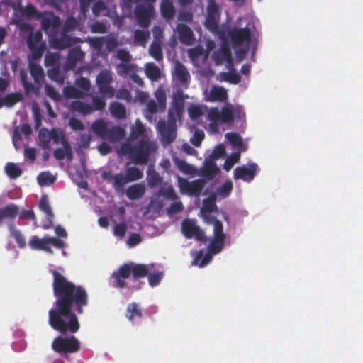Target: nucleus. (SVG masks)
<instances>
[{
  "mask_svg": "<svg viewBox=\"0 0 363 363\" xmlns=\"http://www.w3.org/2000/svg\"><path fill=\"white\" fill-rule=\"evenodd\" d=\"M226 38H228L232 47L235 49L244 44L249 45L251 40V30L249 28H237L232 29L226 28Z\"/></svg>",
  "mask_w": 363,
  "mask_h": 363,
  "instance_id": "9",
  "label": "nucleus"
},
{
  "mask_svg": "<svg viewBox=\"0 0 363 363\" xmlns=\"http://www.w3.org/2000/svg\"><path fill=\"white\" fill-rule=\"evenodd\" d=\"M28 245L32 250H43L49 254H52L53 250L50 247V245L58 249H62L65 246V243L56 237L45 236L39 238L38 236H33L29 240Z\"/></svg>",
  "mask_w": 363,
  "mask_h": 363,
  "instance_id": "7",
  "label": "nucleus"
},
{
  "mask_svg": "<svg viewBox=\"0 0 363 363\" xmlns=\"http://www.w3.org/2000/svg\"><path fill=\"white\" fill-rule=\"evenodd\" d=\"M212 259L211 253H208L203 256L202 250L196 252V256L192 262L193 264L199 265V267L206 266Z\"/></svg>",
  "mask_w": 363,
  "mask_h": 363,
  "instance_id": "38",
  "label": "nucleus"
},
{
  "mask_svg": "<svg viewBox=\"0 0 363 363\" xmlns=\"http://www.w3.org/2000/svg\"><path fill=\"white\" fill-rule=\"evenodd\" d=\"M145 186L143 184H135L130 186L125 191L126 196L130 200H136L143 196Z\"/></svg>",
  "mask_w": 363,
  "mask_h": 363,
  "instance_id": "26",
  "label": "nucleus"
},
{
  "mask_svg": "<svg viewBox=\"0 0 363 363\" xmlns=\"http://www.w3.org/2000/svg\"><path fill=\"white\" fill-rule=\"evenodd\" d=\"M175 77L181 83L184 84L190 79V74L186 67L181 62H177L174 67Z\"/></svg>",
  "mask_w": 363,
  "mask_h": 363,
  "instance_id": "30",
  "label": "nucleus"
},
{
  "mask_svg": "<svg viewBox=\"0 0 363 363\" xmlns=\"http://www.w3.org/2000/svg\"><path fill=\"white\" fill-rule=\"evenodd\" d=\"M71 108L83 116H87L93 112V107L91 104L82 101H74L71 103Z\"/></svg>",
  "mask_w": 363,
  "mask_h": 363,
  "instance_id": "29",
  "label": "nucleus"
},
{
  "mask_svg": "<svg viewBox=\"0 0 363 363\" xmlns=\"http://www.w3.org/2000/svg\"><path fill=\"white\" fill-rule=\"evenodd\" d=\"M21 99V94L18 93H13L6 95L4 98V104L7 106H12Z\"/></svg>",
  "mask_w": 363,
  "mask_h": 363,
  "instance_id": "64",
  "label": "nucleus"
},
{
  "mask_svg": "<svg viewBox=\"0 0 363 363\" xmlns=\"http://www.w3.org/2000/svg\"><path fill=\"white\" fill-rule=\"evenodd\" d=\"M125 316L132 323H134L135 316L142 318L143 313L139 305L135 302L128 304L126 309Z\"/></svg>",
  "mask_w": 363,
  "mask_h": 363,
  "instance_id": "32",
  "label": "nucleus"
},
{
  "mask_svg": "<svg viewBox=\"0 0 363 363\" xmlns=\"http://www.w3.org/2000/svg\"><path fill=\"white\" fill-rule=\"evenodd\" d=\"M19 213V207L14 203H10L0 208V224L5 220L13 222Z\"/></svg>",
  "mask_w": 363,
  "mask_h": 363,
  "instance_id": "23",
  "label": "nucleus"
},
{
  "mask_svg": "<svg viewBox=\"0 0 363 363\" xmlns=\"http://www.w3.org/2000/svg\"><path fill=\"white\" fill-rule=\"evenodd\" d=\"M228 98L227 90L221 86L213 87L209 93L208 99L211 101H224Z\"/></svg>",
  "mask_w": 363,
  "mask_h": 363,
  "instance_id": "28",
  "label": "nucleus"
},
{
  "mask_svg": "<svg viewBox=\"0 0 363 363\" xmlns=\"http://www.w3.org/2000/svg\"><path fill=\"white\" fill-rule=\"evenodd\" d=\"M188 113L192 120H196L203 114V111L201 106L192 105L188 108Z\"/></svg>",
  "mask_w": 363,
  "mask_h": 363,
  "instance_id": "59",
  "label": "nucleus"
},
{
  "mask_svg": "<svg viewBox=\"0 0 363 363\" xmlns=\"http://www.w3.org/2000/svg\"><path fill=\"white\" fill-rule=\"evenodd\" d=\"M147 181L149 187L153 188L159 185L162 182V179L155 170L149 169L147 171Z\"/></svg>",
  "mask_w": 363,
  "mask_h": 363,
  "instance_id": "50",
  "label": "nucleus"
},
{
  "mask_svg": "<svg viewBox=\"0 0 363 363\" xmlns=\"http://www.w3.org/2000/svg\"><path fill=\"white\" fill-rule=\"evenodd\" d=\"M225 138L233 146L239 147L240 149L243 147V142L242 137L236 133H228L225 134Z\"/></svg>",
  "mask_w": 363,
  "mask_h": 363,
  "instance_id": "54",
  "label": "nucleus"
},
{
  "mask_svg": "<svg viewBox=\"0 0 363 363\" xmlns=\"http://www.w3.org/2000/svg\"><path fill=\"white\" fill-rule=\"evenodd\" d=\"M150 37L149 31H144L141 30H135L134 32V42L135 43L145 46L147 39Z\"/></svg>",
  "mask_w": 363,
  "mask_h": 363,
  "instance_id": "51",
  "label": "nucleus"
},
{
  "mask_svg": "<svg viewBox=\"0 0 363 363\" xmlns=\"http://www.w3.org/2000/svg\"><path fill=\"white\" fill-rule=\"evenodd\" d=\"M240 158V154L239 152H233L230 157L225 159L223 164V169L228 172L231 169L233 165L238 162Z\"/></svg>",
  "mask_w": 363,
  "mask_h": 363,
  "instance_id": "56",
  "label": "nucleus"
},
{
  "mask_svg": "<svg viewBox=\"0 0 363 363\" xmlns=\"http://www.w3.org/2000/svg\"><path fill=\"white\" fill-rule=\"evenodd\" d=\"M9 230L11 235L15 239L18 246L20 248H24L26 247V240L21 232L15 228L13 223L9 225Z\"/></svg>",
  "mask_w": 363,
  "mask_h": 363,
  "instance_id": "36",
  "label": "nucleus"
},
{
  "mask_svg": "<svg viewBox=\"0 0 363 363\" xmlns=\"http://www.w3.org/2000/svg\"><path fill=\"white\" fill-rule=\"evenodd\" d=\"M22 15L28 18H35L40 19L43 17V13L39 12L36 7L32 4H28L23 9Z\"/></svg>",
  "mask_w": 363,
  "mask_h": 363,
  "instance_id": "44",
  "label": "nucleus"
},
{
  "mask_svg": "<svg viewBox=\"0 0 363 363\" xmlns=\"http://www.w3.org/2000/svg\"><path fill=\"white\" fill-rule=\"evenodd\" d=\"M117 70L118 74H128L135 72V66L129 62H123L118 65Z\"/></svg>",
  "mask_w": 363,
  "mask_h": 363,
  "instance_id": "62",
  "label": "nucleus"
},
{
  "mask_svg": "<svg viewBox=\"0 0 363 363\" xmlns=\"http://www.w3.org/2000/svg\"><path fill=\"white\" fill-rule=\"evenodd\" d=\"M48 77L53 81L62 84L65 80L63 73L60 70V66H55L48 71Z\"/></svg>",
  "mask_w": 363,
  "mask_h": 363,
  "instance_id": "45",
  "label": "nucleus"
},
{
  "mask_svg": "<svg viewBox=\"0 0 363 363\" xmlns=\"http://www.w3.org/2000/svg\"><path fill=\"white\" fill-rule=\"evenodd\" d=\"M84 57V53L80 46H76L69 50L67 58L65 65L66 70H74L77 62H82Z\"/></svg>",
  "mask_w": 363,
  "mask_h": 363,
  "instance_id": "18",
  "label": "nucleus"
},
{
  "mask_svg": "<svg viewBox=\"0 0 363 363\" xmlns=\"http://www.w3.org/2000/svg\"><path fill=\"white\" fill-rule=\"evenodd\" d=\"M182 232L186 238H194L196 240L203 242L207 240L204 232L197 225L195 219H184L182 223Z\"/></svg>",
  "mask_w": 363,
  "mask_h": 363,
  "instance_id": "12",
  "label": "nucleus"
},
{
  "mask_svg": "<svg viewBox=\"0 0 363 363\" xmlns=\"http://www.w3.org/2000/svg\"><path fill=\"white\" fill-rule=\"evenodd\" d=\"M216 207V203L213 198H208L203 199V207L201 208V213H212Z\"/></svg>",
  "mask_w": 363,
  "mask_h": 363,
  "instance_id": "63",
  "label": "nucleus"
},
{
  "mask_svg": "<svg viewBox=\"0 0 363 363\" xmlns=\"http://www.w3.org/2000/svg\"><path fill=\"white\" fill-rule=\"evenodd\" d=\"M225 40L221 45L220 49L215 55L214 60L217 65H222L226 62L229 65H233L232 53L229 45Z\"/></svg>",
  "mask_w": 363,
  "mask_h": 363,
  "instance_id": "20",
  "label": "nucleus"
},
{
  "mask_svg": "<svg viewBox=\"0 0 363 363\" xmlns=\"http://www.w3.org/2000/svg\"><path fill=\"white\" fill-rule=\"evenodd\" d=\"M125 130L119 126H113L108 128L106 138L111 142H117L123 139L125 136Z\"/></svg>",
  "mask_w": 363,
  "mask_h": 363,
  "instance_id": "33",
  "label": "nucleus"
},
{
  "mask_svg": "<svg viewBox=\"0 0 363 363\" xmlns=\"http://www.w3.org/2000/svg\"><path fill=\"white\" fill-rule=\"evenodd\" d=\"M212 259L211 253H208L203 256L202 250L196 252V256L192 262L193 264L199 265V267L206 266Z\"/></svg>",
  "mask_w": 363,
  "mask_h": 363,
  "instance_id": "39",
  "label": "nucleus"
},
{
  "mask_svg": "<svg viewBox=\"0 0 363 363\" xmlns=\"http://www.w3.org/2000/svg\"><path fill=\"white\" fill-rule=\"evenodd\" d=\"M154 15V7L152 5H137L135 9V16L138 25L147 28L150 25V20Z\"/></svg>",
  "mask_w": 363,
  "mask_h": 363,
  "instance_id": "14",
  "label": "nucleus"
},
{
  "mask_svg": "<svg viewBox=\"0 0 363 363\" xmlns=\"http://www.w3.org/2000/svg\"><path fill=\"white\" fill-rule=\"evenodd\" d=\"M38 182L40 186H49L55 183V177L49 172H44L38 176Z\"/></svg>",
  "mask_w": 363,
  "mask_h": 363,
  "instance_id": "48",
  "label": "nucleus"
},
{
  "mask_svg": "<svg viewBox=\"0 0 363 363\" xmlns=\"http://www.w3.org/2000/svg\"><path fill=\"white\" fill-rule=\"evenodd\" d=\"M106 103L105 99L99 96L92 97V107L94 111H101L106 107Z\"/></svg>",
  "mask_w": 363,
  "mask_h": 363,
  "instance_id": "61",
  "label": "nucleus"
},
{
  "mask_svg": "<svg viewBox=\"0 0 363 363\" xmlns=\"http://www.w3.org/2000/svg\"><path fill=\"white\" fill-rule=\"evenodd\" d=\"M208 119L210 121L209 126H215L218 128V124L220 123V111L218 108H211L208 111Z\"/></svg>",
  "mask_w": 363,
  "mask_h": 363,
  "instance_id": "43",
  "label": "nucleus"
},
{
  "mask_svg": "<svg viewBox=\"0 0 363 363\" xmlns=\"http://www.w3.org/2000/svg\"><path fill=\"white\" fill-rule=\"evenodd\" d=\"M160 11L162 16L167 19H171L175 14L173 4L169 0H163L161 3Z\"/></svg>",
  "mask_w": 363,
  "mask_h": 363,
  "instance_id": "34",
  "label": "nucleus"
},
{
  "mask_svg": "<svg viewBox=\"0 0 363 363\" xmlns=\"http://www.w3.org/2000/svg\"><path fill=\"white\" fill-rule=\"evenodd\" d=\"M145 74L152 81H157L160 77L161 73L159 67L152 62L147 63L145 66Z\"/></svg>",
  "mask_w": 363,
  "mask_h": 363,
  "instance_id": "37",
  "label": "nucleus"
},
{
  "mask_svg": "<svg viewBox=\"0 0 363 363\" xmlns=\"http://www.w3.org/2000/svg\"><path fill=\"white\" fill-rule=\"evenodd\" d=\"M150 55L157 61L160 62L163 59V54L160 43L152 42L149 48Z\"/></svg>",
  "mask_w": 363,
  "mask_h": 363,
  "instance_id": "46",
  "label": "nucleus"
},
{
  "mask_svg": "<svg viewBox=\"0 0 363 363\" xmlns=\"http://www.w3.org/2000/svg\"><path fill=\"white\" fill-rule=\"evenodd\" d=\"M43 38V34L41 31H37L35 33H30L28 35L26 42L27 45L29 48L40 46V43Z\"/></svg>",
  "mask_w": 363,
  "mask_h": 363,
  "instance_id": "49",
  "label": "nucleus"
},
{
  "mask_svg": "<svg viewBox=\"0 0 363 363\" xmlns=\"http://www.w3.org/2000/svg\"><path fill=\"white\" fill-rule=\"evenodd\" d=\"M112 82V72L108 69L101 70L96 79V83L100 94L108 98H113L115 96V89L111 85Z\"/></svg>",
  "mask_w": 363,
  "mask_h": 363,
  "instance_id": "11",
  "label": "nucleus"
},
{
  "mask_svg": "<svg viewBox=\"0 0 363 363\" xmlns=\"http://www.w3.org/2000/svg\"><path fill=\"white\" fill-rule=\"evenodd\" d=\"M145 132V128L143 124L137 120L135 125L131 128L130 137L133 139H138L142 136Z\"/></svg>",
  "mask_w": 363,
  "mask_h": 363,
  "instance_id": "57",
  "label": "nucleus"
},
{
  "mask_svg": "<svg viewBox=\"0 0 363 363\" xmlns=\"http://www.w3.org/2000/svg\"><path fill=\"white\" fill-rule=\"evenodd\" d=\"M150 266L144 264H135L129 262L120 266L117 271H114L111 278L112 285L115 288L123 289L125 287V279L132 276L133 280L148 277V282L150 286H157L163 277L162 272H157L150 274Z\"/></svg>",
  "mask_w": 363,
  "mask_h": 363,
  "instance_id": "2",
  "label": "nucleus"
},
{
  "mask_svg": "<svg viewBox=\"0 0 363 363\" xmlns=\"http://www.w3.org/2000/svg\"><path fill=\"white\" fill-rule=\"evenodd\" d=\"M158 195L171 201L179 199V196L172 185L161 187L158 191Z\"/></svg>",
  "mask_w": 363,
  "mask_h": 363,
  "instance_id": "41",
  "label": "nucleus"
},
{
  "mask_svg": "<svg viewBox=\"0 0 363 363\" xmlns=\"http://www.w3.org/2000/svg\"><path fill=\"white\" fill-rule=\"evenodd\" d=\"M91 32L93 33H105L107 31V27L103 22L96 21L90 25Z\"/></svg>",
  "mask_w": 363,
  "mask_h": 363,
  "instance_id": "60",
  "label": "nucleus"
},
{
  "mask_svg": "<svg viewBox=\"0 0 363 363\" xmlns=\"http://www.w3.org/2000/svg\"><path fill=\"white\" fill-rule=\"evenodd\" d=\"M76 43L74 38L66 34L63 31L60 38L54 37L51 39V43L55 48L64 49L72 46Z\"/></svg>",
  "mask_w": 363,
  "mask_h": 363,
  "instance_id": "24",
  "label": "nucleus"
},
{
  "mask_svg": "<svg viewBox=\"0 0 363 363\" xmlns=\"http://www.w3.org/2000/svg\"><path fill=\"white\" fill-rule=\"evenodd\" d=\"M160 140L164 147H167L176 139L177 135V124L167 122L164 119L158 121L156 125Z\"/></svg>",
  "mask_w": 363,
  "mask_h": 363,
  "instance_id": "8",
  "label": "nucleus"
},
{
  "mask_svg": "<svg viewBox=\"0 0 363 363\" xmlns=\"http://www.w3.org/2000/svg\"><path fill=\"white\" fill-rule=\"evenodd\" d=\"M158 104L155 100L150 99L147 102L146 111L145 116L147 120L152 121L153 120V116L157 113L160 109L161 111H164L166 105V96L164 94H161L157 97Z\"/></svg>",
  "mask_w": 363,
  "mask_h": 363,
  "instance_id": "16",
  "label": "nucleus"
},
{
  "mask_svg": "<svg viewBox=\"0 0 363 363\" xmlns=\"http://www.w3.org/2000/svg\"><path fill=\"white\" fill-rule=\"evenodd\" d=\"M233 190V183L230 180L226 181L217 189V194L223 198L228 197Z\"/></svg>",
  "mask_w": 363,
  "mask_h": 363,
  "instance_id": "55",
  "label": "nucleus"
},
{
  "mask_svg": "<svg viewBox=\"0 0 363 363\" xmlns=\"http://www.w3.org/2000/svg\"><path fill=\"white\" fill-rule=\"evenodd\" d=\"M65 96L70 99H82L85 96V93L79 89L70 86L64 89Z\"/></svg>",
  "mask_w": 363,
  "mask_h": 363,
  "instance_id": "47",
  "label": "nucleus"
},
{
  "mask_svg": "<svg viewBox=\"0 0 363 363\" xmlns=\"http://www.w3.org/2000/svg\"><path fill=\"white\" fill-rule=\"evenodd\" d=\"M52 349L60 354L74 353L80 350V342L75 336H57L52 342Z\"/></svg>",
  "mask_w": 363,
  "mask_h": 363,
  "instance_id": "6",
  "label": "nucleus"
},
{
  "mask_svg": "<svg viewBox=\"0 0 363 363\" xmlns=\"http://www.w3.org/2000/svg\"><path fill=\"white\" fill-rule=\"evenodd\" d=\"M220 172L219 167L212 160H206L201 169V176L206 180L211 181Z\"/></svg>",
  "mask_w": 363,
  "mask_h": 363,
  "instance_id": "21",
  "label": "nucleus"
},
{
  "mask_svg": "<svg viewBox=\"0 0 363 363\" xmlns=\"http://www.w3.org/2000/svg\"><path fill=\"white\" fill-rule=\"evenodd\" d=\"M240 112V108L235 107L233 108L230 104L223 107L220 111V123H232L234 120V114H239Z\"/></svg>",
  "mask_w": 363,
  "mask_h": 363,
  "instance_id": "25",
  "label": "nucleus"
},
{
  "mask_svg": "<svg viewBox=\"0 0 363 363\" xmlns=\"http://www.w3.org/2000/svg\"><path fill=\"white\" fill-rule=\"evenodd\" d=\"M184 112V100L182 93H178L174 96L172 105L168 111L167 122L177 124Z\"/></svg>",
  "mask_w": 363,
  "mask_h": 363,
  "instance_id": "13",
  "label": "nucleus"
},
{
  "mask_svg": "<svg viewBox=\"0 0 363 363\" xmlns=\"http://www.w3.org/2000/svg\"><path fill=\"white\" fill-rule=\"evenodd\" d=\"M220 10L219 6L214 0H209L207 6V13L205 26L211 33L217 35L222 40L226 39V28L219 26Z\"/></svg>",
  "mask_w": 363,
  "mask_h": 363,
  "instance_id": "4",
  "label": "nucleus"
},
{
  "mask_svg": "<svg viewBox=\"0 0 363 363\" xmlns=\"http://www.w3.org/2000/svg\"><path fill=\"white\" fill-rule=\"evenodd\" d=\"M179 40L186 45H190L193 40V32L186 24H179L177 26Z\"/></svg>",
  "mask_w": 363,
  "mask_h": 363,
  "instance_id": "27",
  "label": "nucleus"
},
{
  "mask_svg": "<svg viewBox=\"0 0 363 363\" xmlns=\"http://www.w3.org/2000/svg\"><path fill=\"white\" fill-rule=\"evenodd\" d=\"M30 73L33 79L37 93L42 87V84L45 78L44 71L42 67L36 63L30 62Z\"/></svg>",
  "mask_w": 363,
  "mask_h": 363,
  "instance_id": "22",
  "label": "nucleus"
},
{
  "mask_svg": "<svg viewBox=\"0 0 363 363\" xmlns=\"http://www.w3.org/2000/svg\"><path fill=\"white\" fill-rule=\"evenodd\" d=\"M157 149L156 144L148 139H141L133 147H130L129 155L135 164L145 165L150 155Z\"/></svg>",
  "mask_w": 363,
  "mask_h": 363,
  "instance_id": "5",
  "label": "nucleus"
},
{
  "mask_svg": "<svg viewBox=\"0 0 363 363\" xmlns=\"http://www.w3.org/2000/svg\"><path fill=\"white\" fill-rule=\"evenodd\" d=\"M91 129L101 138H106L108 128L104 121L98 119L93 123Z\"/></svg>",
  "mask_w": 363,
  "mask_h": 363,
  "instance_id": "31",
  "label": "nucleus"
},
{
  "mask_svg": "<svg viewBox=\"0 0 363 363\" xmlns=\"http://www.w3.org/2000/svg\"><path fill=\"white\" fill-rule=\"evenodd\" d=\"M220 80L237 84L240 82V76L234 71L222 72L220 74Z\"/></svg>",
  "mask_w": 363,
  "mask_h": 363,
  "instance_id": "52",
  "label": "nucleus"
},
{
  "mask_svg": "<svg viewBox=\"0 0 363 363\" xmlns=\"http://www.w3.org/2000/svg\"><path fill=\"white\" fill-rule=\"evenodd\" d=\"M176 164L178 169L186 174H194L196 172V169L191 165L187 163L185 160H177Z\"/></svg>",
  "mask_w": 363,
  "mask_h": 363,
  "instance_id": "53",
  "label": "nucleus"
},
{
  "mask_svg": "<svg viewBox=\"0 0 363 363\" xmlns=\"http://www.w3.org/2000/svg\"><path fill=\"white\" fill-rule=\"evenodd\" d=\"M102 177L111 182L117 192L123 193L125 185L128 183L141 179L143 177V172L136 167H130L125 168V174L118 173L113 175L110 172H104L102 174Z\"/></svg>",
  "mask_w": 363,
  "mask_h": 363,
  "instance_id": "3",
  "label": "nucleus"
},
{
  "mask_svg": "<svg viewBox=\"0 0 363 363\" xmlns=\"http://www.w3.org/2000/svg\"><path fill=\"white\" fill-rule=\"evenodd\" d=\"M258 169V165L254 162L248 163L247 166L238 167L234 169L233 177L235 180L250 182L254 179Z\"/></svg>",
  "mask_w": 363,
  "mask_h": 363,
  "instance_id": "15",
  "label": "nucleus"
},
{
  "mask_svg": "<svg viewBox=\"0 0 363 363\" xmlns=\"http://www.w3.org/2000/svg\"><path fill=\"white\" fill-rule=\"evenodd\" d=\"M177 180L181 193L190 196L199 197L206 185V181L201 179L189 182L186 179L179 177Z\"/></svg>",
  "mask_w": 363,
  "mask_h": 363,
  "instance_id": "10",
  "label": "nucleus"
},
{
  "mask_svg": "<svg viewBox=\"0 0 363 363\" xmlns=\"http://www.w3.org/2000/svg\"><path fill=\"white\" fill-rule=\"evenodd\" d=\"M21 80L22 85L26 93H37L35 90V86L31 82H28L27 75L25 72H21Z\"/></svg>",
  "mask_w": 363,
  "mask_h": 363,
  "instance_id": "58",
  "label": "nucleus"
},
{
  "mask_svg": "<svg viewBox=\"0 0 363 363\" xmlns=\"http://www.w3.org/2000/svg\"><path fill=\"white\" fill-rule=\"evenodd\" d=\"M51 274L55 301L48 311L49 325L62 335L74 334L79 331L80 323L73 309L82 314L84 308L89 305V294L84 286L69 281L58 271L52 270Z\"/></svg>",
  "mask_w": 363,
  "mask_h": 363,
  "instance_id": "1",
  "label": "nucleus"
},
{
  "mask_svg": "<svg viewBox=\"0 0 363 363\" xmlns=\"http://www.w3.org/2000/svg\"><path fill=\"white\" fill-rule=\"evenodd\" d=\"M111 115L118 119H123L126 116V109L124 105L118 102H113L110 105Z\"/></svg>",
  "mask_w": 363,
  "mask_h": 363,
  "instance_id": "35",
  "label": "nucleus"
},
{
  "mask_svg": "<svg viewBox=\"0 0 363 363\" xmlns=\"http://www.w3.org/2000/svg\"><path fill=\"white\" fill-rule=\"evenodd\" d=\"M39 208L45 213V219L43 220V228L49 229L52 227V219L54 214L50 206L48 198L46 195H43L39 202Z\"/></svg>",
  "mask_w": 363,
  "mask_h": 363,
  "instance_id": "19",
  "label": "nucleus"
},
{
  "mask_svg": "<svg viewBox=\"0 0 363 363\" xmlns=\"http://www.w3.org/2000/svg\"><path fill=\"white\" fill-rule=\"evenodd\" d=\"M5 172L11 179H16L21 176L22 169L15 163L9 162L5 166Z\"/></svg>",
  "mask_w": 363,
  "mask_h": 363,
  "instance_id": "42",
  "label": "nucleus"
},
{
  "mask_svg": "<svg viewBox=\"0 0 363 363\" xmlns=\"http://www.w3.org/2000/svg\"><path fill=\"white\" fill-rule=\"evenodd\" d=\"M40 19L42 29L47 33L58 28L61 24L60 17L55 15L53 12L43 13Z\"/></svg>",
  "mask_w": 363,
  "mask_h": 363,
  "instance_id": "17",
  "label": "nucleus"
},
{
  "mask_svg": "<svg viewBox=\"0 0 363 363\" xmlns=\"http://www.w3.org/2000/svg\"><path fill=\"white\" fill-rule=\"evenodd\" d=\"M225 238L213 237L208 245V251L213 255L221 252L224 247Z\"/></svg>",
  "mask_w": 363,
  "mask_h": 363,
  "instance_id": "40",
  "label": "nucleus"
}]
</instances>
